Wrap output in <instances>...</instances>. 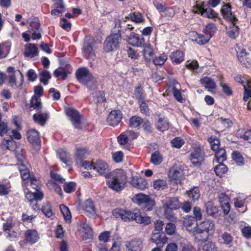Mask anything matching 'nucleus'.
I'll return each instance as SVG.
<instances>
[{
  "mask_svg": "<svg viewBox=\"0 0 251 251\" xmlns=\"http://www.w3.org/2000/svg\"><path fill=\"white\" fill-rule=\"evenodd\" d=\"M113 215L117 218H121L125 222L135 221L137 223L144 226L151 223V218L148 216L141 215L138 210H130L116 208L113 211Z\"/></svg>",
  "mask_w": 251,
  "mask_h": 251,
  "instance_id": "f257e3e1",
  "label": "nucleus"
},
{
  "mask_svg": "<svg viewBox=\"0 0 251 251\" xmlns=\"http://www.w3.org/2000/svg\"><path fill=\"white\" fill-rule=\"evenodd\" d=\"M215 228L213 221L205 220L197 224L193 232L197 240L202 241L207 239L210 235L213 234Z\"/></svg>",
  "mask_w": 251,
  "mask_h": 251,
  "instance_id": "f03ea898",
  "label": "nucleus"
},
{
  "mask_svg": "<svg viewBox=\"0 0 251 251\" xmlns=\"http://www.w3.org/2000/svg\"><path fill=\"white\" fill-rule=\"evenodd\" d=\"M110 176V179L107 181L109 188L119 192L125 187L127 182V176L123 170H116L111 174Z\"/></svg>",
  "mask_w": 251,
  "mask_h": 251,
  "instance_id": "7ed1b4c3",
  "label": "nucleus"
},
{
  "mask_svg": "<svg viewBox=\"0 0 251 251\" xmlns=\"http://www.w3.org/2000/svg\"><path fill=\"white\" fill-rule=\"evenodd\" d=\"M76 76L78 81L89 89L94 90L96 89V79L87 68L83 67L78 69L76 72Z\"/></svg>",
  "mask_w": 251,
  "mask_h": 251,
  "instance_id": "20e7f679",
  "label": "nucleus"
},
{
  "mask_svg": "<svg viewBox=\"0 0 251 251\" xmlns=\"http://www.w3.org/2000/svg\"><path fill=\"white\" fill-rule=\"evenodd\" d=\"M121 40V34L117 33L110 35L103 43V50L106 52L114 51L120 47Z\"/></svg>",
  "mask_w": 251,
  "mask_h": 251,
  "instance_id": "39448f33",
  "label": "nucleus"
},
{
  "mask_svg": "<svg viewBox=\"0 0 251 251\" xmlns=\"http://www.w3.org/2000/svg\"><path fill=\"white\" fill-rule=\"evenodd\" d=\"M134 29L133 26L128 25L125 28V34L128 43L134 47H141L145 45V40L143 37H140L137 34L131 32V30Z\"/></svg>",
  "mask_w": 251,
  "mask_h": 251,
  "instance_id": "423d86ee",
  "label": "nucleus"
},
{
  "mask_svg": "<svg viewBox=\"0 0 251 251\" xmlns=\"http://www.w3.org/2000/svg\"><path fill=\"white\" fill-rule=\"evenodd\" d=\"M183 176V169L180 163L174 164L169 172V178L172 182L175 183L179 182Z\"/></svg>",
  "mask_w": 251,
  "mask_h": 251,
  "instance_id": "0eeeda50",
  "label": "nucleus"
},
{
  "mask_svg": "<svg viewBox=\"0 0 251 251\" xmlns=\"http://www.w3.org/2000/svg\"><path fill=\"white\" fill-rule=\"evenodd\" d=\"M135 199L139 206H145L147 211H151L155 205V201L151 199L149 196L143 193H139L135 195Z\"/></svg>",
  "mask_w": 251,
  "mask_h": 251,
  "instance_id": "6e6552de",
  "label": "nucleus"
},
{
  "mask_svg": "<svg viewBox=\"0 0 251 251\" xmlns=\"http://www.w3.org/2000/svg\"><path fill=\"white\" fill-rule=\"evenodd\" d=\"M66 113L75 128L78 129L82 128V118L77 110L73 108H68L66 110Z\"/></svg>",
  "mask_w": 251,
  "mask_h": 251,
  "instance_id": "1a4fd4ad",
  "label": "nucleus"
},
{
  "mask_svg": "<svg viewBox=\"0 0 251 251\" xmlns=\"http://www.w3.org/2000/svg\"><path fill=\"white\" fill-rule=\"evenodd\" d=\"M203 152L200 147H196L190 153V160L192 163L195 166L201 164L203 157Z\"/></svg>",
  "mask_w": 251,
  "mask_h": 251,
  "instance_id": "9d476101",
  "label": "nucleus"
},
{
  "mask_svg": "<svg viewBox=\"0 0 251 251\" xmlns=\"http://www.w3.org/2000/svg\"><path fill=\"white\" fill-rule=\"evenodd\" d=\"M94 170L100 175L106 177L108 175L110 169L108 165L106 162L102 160H98L95 162Z\"/></svg>",
  "mask_w": 251,
  "mask_h": 251,
  "instance_id": "9b49d317",
  "label": "nucleus"
},
{
  "mask_svg": "<svg viewBox=\"0 0 251 251\" xmlns=\"http://www.w3.org/2000/svg\"><path fill=\"white\" fill-rule=\"evenodd\" d=\"M81 227L82 228V238L83 241L86 244L91 243L93 237L92 228L87 224H83Z\"/></svg>",
  "mask_w": 251,
  "mask_h": 251,
  "instance_id": "f8f14e48",
  "label": "nucleus"
},
{
  "mask_svg": "<svg viewBox=\"0 0 251 251\" xmlns=\"http://www.w3.org/2000/svg\"><path fill=\"white\" fill-rule=\"evenodd\" d=\"M122 118V114L120 110H113L108 115L107 122L110 126H114L120 122Z\"/></svg>",
  "mask_w": 251,
  "mask_h": 251,
  "instance_id": "ddd939ff",
  "label": "nucleus"
},
{
  "mask_svg": "<svg viewBox=\"0 0 251 251\" xmlns=\"http://www.w3.org/2000/svg\"><path fill=\"white\" fill-rule=\"evenodd\" d=\"M26 198L27 200L30 202L35 201V204L33 205V209L38 208L36 201L41 200L43 198V193L40 191H36L35 192L32 193L31 191H28L26 193Z\"/></svg>",
  "mask_w": 251,
  "mask_h": 251,
  "instance_id": "4468645a",
  "label": "nucleus"
},
{
  "mask_svg": "<svg viewBox=\"0 0 251 251\" xmlns=\"http://www.w3.org/2000/svg\"><path fill=\"white\" fill-rule=\"evenodd\" d=\"M190 35L194 37V39H192L193 41H195L197 44L201 45H204L208 43L211 38V36L208 35L207 34H205V35L199 34L195 31L191 32Z\"/></svg>",
  "mask_w": 251,
  "mask_h": 251,
  "instance_id": "2eb2a0df",
  "label": "nucleus"
},
{
  "mask_svg": "<svg viewBox=\"0 0 251 251\" xmlns=\"http://www.w3.org/2000/svg\"><path fill=\"white\" fill-rule=\"evenodd\" d=\"M130 183L133 187L141 190L145 189L148 186L147 181L144 178L138 176H132Z\"/></svg>",
  "mask_w": 251,
  "mask_h": 251,
  "instance_id": "dca6fc26",
  "label": "nucleus"
},
{
  "mask_svg": "<svg viewBox=\"0 0 251 251\" xmlns=\"http://www.w3.org/2000/svg\"><path fill=\"white\" fill-rule=\"evenodd\" d=\"M151 240L157 246H162L168 241V237L163 233L153 232Z\"/></svg>",
  "mask_w": 251,
  "mask_h": 251,
  "instance_id": "f3484780",
  "label": "nucleus"
},
{
  "mask_svg": "<svg viewBox=\"0 0 251 251\" xmlns=\"http://www.w3.org/2000/svg\"><path fill=\"white\" fill-rule=\"evenodd\" d=\"M25 241L33 244L37 242L39 239V236L35 230L28 229L25 232Z\"/></svg>",
  "mask_w": 251,
  "mask_h": 251,
  "instance_id": "a211bd4d",
  "label": "nucleus"
},
{
  "mask_svg": "<svg viewBox=\"0 0 251 251\" xmlns=\"http://www.w3.org/2000/svg\"><path fill=\"white\" fill-rule=\"evenodd\" d=\"M239 61L242 64H245L249 62L250 54L242 46H239L236 49Z\"/></svg>",
  "mask_w": 251,
  "mask_h": 251,
  "instance_id": "6ab92c4d",
  "label": "nucleus"
},
{
  "mask_svg": "<svg viewBox=\"0 0 251 251\" xmlns=\"http://www.w3.org/2000/svg\"><path fill=\"white\" fill-rule=\"evenodd\" d=\"M23 185L29 190V186H31L36 191L40 190V182L39 180L33 176H30L25 182H23Z\"/></svg>",
  "mask_w": 251,
  "mask_h": 251,
  "instance_id": "aec40b11",
  "label": "nucleus"
},
{
  "mask_svg": "<svg viewBox=\"0 0 251 251\" xmlns=\"http://www.w3.org/2000/svg\"><path fill=\"white\" fill-rule=\"evenodd\" d=\"M199 247V251H218L216 244L211 241H201Z\"/></svg>",
  "mask_w": 251,
  "mask_h": 251,
  "instance_id": "412c9836",
  "label": "nucleus"
},
{
  "mask_svg": "<svg viewBox=\"0 0 251 251\" xmlns=\"http://www.w3.org/2000/svg\"><path fill=\"white\" fill-rule=\"evenodd\" d=\"M125 246L128 251H141L142 243L140 240H134L130 242H126Z\"/></svg>",
  "mask_w": 251,
  "mask_h": 251,
  "instance_id": "4be33fe9",
  "label": "nucleus"
},
{
  "mask_svg": "<svg viewBox=\"0 0 251 251\" xmlns=\"http://www.w3.org/2000/svg\"><path fill=\"white\" fill-rule=\"evenodd\" d=\"M197 13H200L202 16L208 18H214L217 17L216 13L213 9L210 8H204L203 7L198 6Z\"/></svg>",
  "mask_w": 251,
  "mask_h": 251,
  "instance_id": "5701e85b",
  "label": "nucleus"
},
{
  "mask_svg": "<svg viewBox=\"0 0 251 251\" xmlns=\"http://www.w3.org/2000/svg\"><path fill=\"white\" fill-rule=\"evenodd\" d=\"M82 52L86 58L94 59L95 56V52L93 46L86 42L84 44Z\"/></svg>",
  "mask_w": 251,
  "mask_h": 251,
  "instance_id": "b1692460",
  "label": "nucleus"
},
{
  "mask_svg": "<svg viewBox=\"0 0 251 251\" xmlns=\"http://www.w3.org/2000/svg\"><path fill=\"white\" fill-rule=\"evenodd\" d=\"M57 154L60 160L66 165H70L72 164L71 156L65 151L63 149H59L57 151Z\"/></svg>",
  "mask_w": 251,
  "mask_h": 251,
  "instance_id": "393cba45",
  "label": "nucleus"
},
{
  "mask_svg": "<svg viewBox=\"0 0 251 251\" xmlns=\"http://www.w3.org/2000/svg\"><path fill=\"white\" fill-rule=\"evenodd\" d=\"M84 209L87 216H94L96 214V210L93 202L90 200H86L84 204Z\"/></svg>",
  "mask_w": 251,
  "mask_h": 251,
  "instance_id": "a878e982",
  "label": "nucleus"
},
{
  "mask_svg": "<svg viewBox=\"0 0 251 251\" xmlns=\"http://www.w3.org/2000/svg\"><path fill=\"white\" fill-rule=\"evenodd\" d=\"M27 137L28 141L32 144H39L40 142L38 132L33 129L29 130L27 132Z\"/></svg>",
  "mask_w": 251,
  "mask_h": 251,
  "instance_id": "bb28decb",
  "label": "nucleus"
},
{
  "mask_svg": "<svg viewBox=\"0 0 251 251\" xmlns=\"http://www.w3.org/2000/svg\"><path fill=\"white\" fill-rule=\"evenodd\" d=\"M200 82L201 84L203 86L205 89H208V91H211V90L216 88V83L210 77H204L201 79Z\"/></svg>",
  "mask_w": 251,
  "mask_h": 251,
  "instance_id": "cd10ccee",
  "label": "nucleus"
},
{
  "mask_svg": "<svg viewBox=\"0 0 251 251\" xmlns=\"http://www.w3.org/2000/svg\"><path fill=\"white\" fill-rule=\"evenodd\" d=\"M165 205L171 209H176L181 206V204L177 197L170 198L166 200Z\"/></svg>",
  "mask_w": 251,
  "mask_h": 251,
  "instance_id": "c85d7f7f",
  "label": "nucleus"
},
{
  "mask_svg": "<svg viewBox=\"0 0 251 251\" xmlns=\"http://www.w3.org/2000/svg\"><path fill=\"white\" fill-rule=\"evenodd\" d=\"M48 118L49 114L48 113H38L35 114L33 115V119L34 121L42 126L45 125Z\"/></svg>",
  "mask_w": 251,
  "mask_h": 251,
  "instance_id": "c756f323",
  "label": "nucleus"
},
{
  "mask_svg": "<svg viewBox=\"0 0 251 251\" xmlns=\"http://www.w3.org/2000/svg\"><path fill=\"white\" fill-rule=\"evenodd\" d=\"M143 123V119L137 116H133L130 117L129 120V126L133 128L139 129L141 125Z\"/></svg>",
  "mask_w": 251,
  "mask_h": 251,
  "instance_id": "7c9ffc66",
  "label": "nucleus"
},
{
  "mask_svg": "<svg viewBox=\"0 0 251 251\" xmlns=\"http://www.w3.org/2000/svg\"><path fill=\"white\" fill-rule=\"evenodd\" d=\"M37 54V48L35 44H29L25 49L24 55L25 57H33Z\"/></svg>",
  "mask_w": 251,
  "mask_h": 251,
  "instance_id": "2f4dec72",
  "label": "nucleus"
},
{
  "mask_svg": "<svg viewBox=\"0 0 251 251\" xmlns=\"http://www.w3.org/2000/svg\"><path fill=\"white\" fill-rule=\"evenodd\" d=\"M204 206L206 212L208 215L214 216L218 213V208L216 206L214 205L212 201H209L205 203Z\"/></svg>",
  "mask_w": 251,
  "mask_h": 251,
  "instance_id": "473e14b6",
  "label": "nucleus"
},
{
  "mask_svg": "<svg viewBox=\"0 0 251 251\" xmlns=\"http://www.w3.org/2000/svg\"><path fill=\"white\" fill-rule=\"evenodd\" d=\"M215 151V160H214L215 162H223L226 159V152L225 150L222 148H219L216 151Z\"/></svg>",
  "mask_w": 251,
  "mask_h": 251,
  "instance_id": "72a5a7b5",
  "label": "nucleus"
},
{
  "mask_svg": "<svg viewBox=\"0 0 251 251\" xmlns=\"http://www.w3.org/2000/svg\"><path fill=\"white\" fill-rule=\"evenodd\" d=\"M89 153V151L85 148H76L75 153L76 159L81 160L88 155Z\"/></svg>",
  "mask_w": 251,
  "mask_h": 251,
  "instance_id": "f704fd0d",
  "label": "nucleus"
},
{
  "mask_svg": "<svg viewBox=\"0 0 251 251\" xmlns=\"http://www.w3.org/2000/svg\"><path fill=\"white\" fill-rule=\"evenodd\" d=\"M157 128L160 131H163L168 129L169 124L168 120L165 117H160L156 123Z\"/></svg>",
  "mask_w": 251,
  "mask_h": 251,
  "instance_id": "c9c22d12",
  "label": "nucleus"
},
{
  "mask_svg": "<svg viewBox=\"0 0 251 251\" xmlns=\"http://www.w3.org/2000/svg\"><path fill=\"white\" fill-rule=\"evenodd\" d=\"M93 102L95 103H101L105 101L104 94L102 91L95 92L92 93Z\"/></svg>",
  "mask_w": 251,
  "mask_h": 251,
  "instance_id": "e433bc0d",
  "label": "nucleus"
},
{
  "mask_svg": "<svg viewBox=\"0 0 251 251\" xmlns=\"http://www.w3.org/2000/svg\"><path fill=\"white\" fill-rule=\"evenodd\" d=\"M27 23L29 24V26L28 27L29 31L39 30L40 23L37 18H29L27 19Z\"/></svg>",
  "mask_w": 251,
  "mask_h": 251,
  "instance_id": "4c0bfd02",
  "label": "nucleus"
},
{
  "mask_svg": "<svg viewBox=\"0 0 251 251\" xmlns=\"http://www.w3.org/2000/svg\"><path fill=\"white\" fill-rule=\"evenodd\" d=\"M188 197L194 202L198 201L200 197V190L198 187H195L186 192Z\"/></svg>",
  "mask_w": 251,
  "mask_h": 251,
  "instance_id": "58836bf2",
  "label": "nucleus"
},
{
  "mask_svg": "<svg viewBox=\"0 0 251 251\" xmlns=\"http://www.w3.org/2000/svg\"><path fill=\"white\" fill-rule=\"evenodd\" d=\"M11 46L7 43L0 44V59L5 58L9 54Z\"/></svg>",
  "mask_w": 251,
  "mask_h": 251,
  "instance_id": "ea45409f",
  "label": "nucleus"
},
{
  "mask_svg": "<svg viewBox=\"0 0 251 251\" xmlns=\"http://www.w3.org/2000/svg\"><path fill=\"white\" fill-rule=\"evenodd\" d=\"M171 58L173 62L177 64L180 63L184 60V53L181 50H176L172 53Z\"/></svg>",
  "mask_w": 251,
  "mask_h": 251,
  "instance_id": "a19ab883",
  "label": "nucleus"
},
{
  "mask_svg": "<svg viewBox=\"0 0 251 251\" xmlns=\"http://www.w3.org/2000/svg\"><path fill=\"white\" fill-rule=\"evenodd\" d=\"M162 156L158 151H156L151 154V162L153 165H159L162 163Z\"/></svg>",
  "mask_w": 251,
  "mask_h": 251,
  "instance_id": "79ce46f5",
  "label": "nucleus"
},
{
  "mask_svg": "<svg viewBox=\"0 0 251 251\" xmlns=\"http://www.w3.org/2000/svg\"><path fill=\"white\" fill-rule=\"evenodd\" d=\"M47 185L50 190L54 191L58 194L60 197L63 196L62 189L57 184L53 182V181H50L47 183Z\"/></svg>",
  "mask_w": 251,
  "mask_h": 251,
  "instance_id": "37998d69",
  "label": "nucleus"
},
{
  "mask_svg": "<svg viewBox=\"0 0 251 251\" xmlns=\"http://www.w3.org/2000/svg\"><path fill=\"white\" fill-rule=\"evenodd\" d=\"M69 72L63 68H59L54 70L53 75L56 77H61L62 79H66Z\"/></svg>",
  "mask_w": 251,
  "mask_h": 251,
  "instance_id": "c03bdc74",
  "label": "nucleus"
},
{
  "mask_svg": "<svg viewBox=\"0 0 251 251\" xmlns=\"http://www.w3.org/2000/svg\"><path fill=\"white\" fill-rule=\"evenodd\" d=\"M219 163V164L215 167L214 171L217 176H222L226 172L227 168L222 162Z\"/></svg>",
  "mask_w": 251,
  "mask_h": 251,
  "instance_id": "a18cd8bd",
  "label": "nucleus"
},
{
  "mask_svg": "<svg viewBox=\"0 0 251 251\" xmlns=\"http://www.w3.org/2000/svg\"><path fill=\"white\" fill-rule=\"evenodd\" d=\"M221 243L226 245H230L232 243L233 238L228 232H225L221 236Z\"/></svg>",
  "mask_w": 251,
  "mask_h": 251,
  "instance_id": "49530a36",
  "label": "nucleus"
},
{
  "mask_svg": "<svg viewBox=\"0 0 251 251\" xmlns=\"http://www.w3.org/2000/svg\"><path fill=\"white\" fill-rule=\"evenodd\" d=\"M51 78V75L47 70H44L40 73V81L44 85L48 84L49 80Z\"/></svg>",
  "mask_w": 251,
  "mask_h": 251,
  "instance_id": "de8ad7c7",
  "label": "nucleus"
},
{
  "mask_svg": "<svg viewBox=\"0 0 251 251\" xmlns=\"http://www.w3.org/2000/svg\"><path fill=\"white\" fill-rule=\"evenodd\" d=\"M153 187L158 190H163L167 188L166 181L164 179H157L153 182Z\"/></svg>",
  "mask_w": 251,
  "mask_h": 251,
  "instance_id": "09e8293b",
  "label": "nucleus"
},
{
  "mask_svg": "<svg viewBox=\"0 0 251 251\" xmlns=\"http://www.w3.org/2000/svg\"><path fill=\"white\" fill-rule=\"evenodd\" d=\"M2 145L7 149L11 151L14 150L16 148V142H15L11 137H10V139L7 140L4 139Z\"/></svg>",
  "mask_w": 251,
  "mask_h": 251,
  "instance_id": "8fccbe9b",
  "label": "nucleus"
},
{
  "mask_svg": "<svg viewBox=\"0 0 251 251\" xmlns=\"http://www.w3.org/2000/svg\"><path fill=\"white\" fill-rule=\"evenodd\" d=\"M31 107L37 111L42 108V103L38 97L34 96L30 100Z\"/></svg>",
  "mask_w": 251,
  "mask_h": 251,
  "instance_id": "3c124183",
  "label": "nucleus"
},
{
  "mask_svg": "<svg viewBox=\"0 0 251 251\" xmlns=\"http://www.w3.org/2000/svg\"><path fill=\"white\" fill-rule=\"evenodd\" d=\"M167 59V56L165 53L160 54L155 56L153 59V63L155 65H162Z\"/></svg>",
  "mask_w": 251,
  "mask_h": 251,
  "instance_id": "603ef678",
  "label": "nucleus"
},
{
  "mask_svg": "<svg viewBox=\"0 0 251 251\" xmlns=\"http://www.w3.org/2000/svg\"><path fill=\"white\" fill-rule=\"evenodd\" d=\"M232 157L237 165L243 166L244 164V158L240 153L237 151L233 152Z\"/></svg>",
  "mask_w": 251,
  "mask_h": 251,
  "instance_id": "864d4df0",
  "label": "nucleus"
},
{
  "mask_svg": "<svg viewBox=\"0 0 251 251\" xmlns=\"http://www.w3.org/2000/svg\"><path fill=\"white\" fill-rule=\"evenodd\" d=\"M60 208L65 220L70 222L72 218V216L69 208L64 205H61Z\"/></svg>",
  "mask_w": 251,
  "mask_h": 251,
  "instance_id": "5fc2aeb1",
  "label": "nucleus"
},
{
  "mask_svg": "<svg viewBox=\"0 0 251 251\" xmlns=\"http://www.w3.org/2000/svg\"><path fill=\"white\" fill-rule=\"evenodd\" d=\"M208 141L210 144L211 148L213 151H216L219 148L220 141L216 137H210Z\"/></svg>",
  "mask_w": 251,
  "mask_h": 251,
  "instance_id": "6e6d98bb",
  "label": "nucleus"
},
{
  "mask_svg": "<svg viewBox=\"0 0 251 251\" xmlns=\"http://www.w3.org/2000/svg\"><path fill=\"white\" fill-rule=\"evenodd\" d=\"M143 54L145 59L150 61L153 55V49L150 45H148L145 47L143 50Z\"/></svg>",
  "mask_w": 251,
  "mask_h": 251,
  "instance_id": "4d7b16f0",
  "label": "nucleus"
},
{
  "mask_svg": "<svg viewBox=\"0 0 251 251\" xmlns=\"http://www.w3.org/2000/svg\"><path fill=\"white\" fill-rule=\"evenodd\" d=\"M42 211L44 214L48 218H50L53 215L51 205L49 203H46L43 205Z\"/></svg>",
  "mask_w": 251,
  "mask_h": 251,
  "instance_id": "13d9d810",
  "label": "nucleus"
},
{
  "mask_svg": "<svg viewBox=\"0 0 251 251\" xmlns=\"http://www.w3.org/2000/svg\"><path fill=\"white\" fill-rule=\"evenodd\" d=\"M217 30V27L215 24L213 23H209L204 28L205 34L210 35L211 37Z\"/></svg>",
  "mask_w": 251,
  "mask_h": 251,
  "instance_id": "bf43d9fd",
  "label": "nucleus"
},
{
  "mask_svg": "<svg viewBox=\"0 0 251 251\" xmlns=\"http://www.w3.org/2000/svg\"><path fill=\"white\" fill-rule=\"evenodd\" d=\"M132 21L136 23H141L144 21V18L142 15L140 13H132L129 15Z\"/></svg>",
  "mask_w": 251,
  "mask_h": 251,
  "instance_id": "052dcab7",
  "label": "nucleus"
},
{
  "mask_svg": "<svg viewBox=\"0 0 251 251\" xmlns=\"http://www.w3.org/2000/svg\"><path fill=\"white\" fill-rule=\"evenodd\" d=\"M175 14V12L173 8H167L164 11L163 13L161 14V16L166 18L168 20H169L174 16Z\"/></svg>",
  "mask_w": 251,
  "mask_h": 251,
  "instance_id": "680f3d73",
  "label": "nucleus"
},
{
  "mask_svg": "<svg viewBox=\"0 0 251 251\" xmlns=\"http://www.w3.org/2000/svg\"><path fill=\"white\" fill-rule=\"evenodd\" d=\"M236 23H231L232 26L230 30L228 31V36L230 38L234 39L236 38L239 34L238 27L235 25Z\"/></svg>",
  "mask_w": 251,
  "mask_h": 251,
  "instance_id": "e2e57ef3",
  "label": "nucleus"
},
{
  "mask_svg": "<svg viewBox=\"0 0 251 251\" xmlns=\"http://www.w3.org/2000/svg\"><path fill=\"white\" fill-rule=\"evenodd\" d=\"M76 187V183L71 181L64 183V190L67 193H71L75 191Z\"/></svg>",
  "mask_w": 251,
  "mask_h": 251,
  "instance_id": "0e129e2a",
  "label": "nucleus"
},
{
  "mask_svg": "<svg viewBox=\"0 0 251 251\" xmlns=\"http://www.w3.org/2000/svg\"><path fill=\"white\" fill-rule=\"evenodd\" d=\"M50 175L51 178L53 180V182L57 183H63L65 182V179L60 175L50 172Z\"/></svg>",
  "mask_w": 251,
  "mask_h": 251,
  "instance_id": "69168bd1",
  "label": "nucleus"
},
{
  "mask_svg": "<svg viewBox=\"0 0 251 251\" xmlns=\"http://www.w3.org/2000/svg\"><path fill=\"white\" fill-rule=\"evenodd\" d=\"M111 232L108 231H105L100 233L99 236V239L100 241L106 243L109 240Z\"/></svg>",
  "mask_w": 251,
  "mask_h": 251,
  "instance_id": "338daca9",
  "label": "nucleus"
},
{
  "mask_svg": "<svg viewBox=\"0 0 251 251\" xmlns=\"http://www.w3.org/2000/svg\"><path fill=\"white\" fill-rule=\"evenodd\" d=\"M195 219L192 216H187L185 218L183 224L184 226L187 228V230H189L190 227L195 223Z\"/></svg>",
  "mask_w": 251,
  "mask_h": 251,
  "instance_id": "774afa93",
  "label": "nucleus"
}]
</instances>
